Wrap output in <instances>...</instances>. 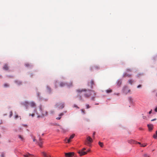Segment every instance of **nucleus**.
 <instances>
[{"instance_id":"1","label":"nucleus","mask_w":157,"mask_h":157,"mask_svg":"<svg viewBox=\"0 0 157 157\" xmlns=\"http://www.w3.org/2000/svg\"><path fill=\"white\" fill-rule=\"evenodd\" d=\"M77 91L78 92V94L79 95L81 93L83 92H85V93L84 94V96L86 98H89L92 94H94L95 95L96 93L94 90H87L85 89H78L77 90Z\"/></svg>"},{"instance_id":"2","label":"nucleus","mask_w":157,"mask_h":157,"mask_svg":"<svg viewBox=\"0 0 157 157\" xmlns=\"http://www.w3.org/2000/svg\"><path fill=\"white\" fill-rule=\"evenodd\" d=\"M59 85L60 87H63L65 86L69 87L72 86V82H61L59 83Z\"/></svg>"},{"instance_id":"3","label":"nucleus","mask_w":157,"mask_h":157,"mask_svg":"<svg viewBox=\"0 0 157 157\" xmlns=\"http://www.w3.org/2000/svg\"><path fill=\"white\" fill-rule=\"evenodd\" d=\"M93 141V140L92 138L90 136H88L87 137L86 140L85 141V144L90 146V144L92 143Z\"/></svg>"},{"instance_id":"4","label":"nucleus","mask_w":157,"mask_h":157,"mask_svg":"<svg viewBox=\"0 0 157 157\" xmlns=\"http://www.w3.org/2000/svg\"><path fill=\"white\" fill-rule=\"evenodd\" d=\"M64 102H61L57 103L55 106L56 107L58 108L59 109H60L63 108L64 107Z\"/></svg>"},{"instance_id":"5","label":"nucleus","mask_w":157,"mask_h":157,"mask_svg":"<svg viewBox=\"0 0 157 157\" xmlns=\"http://www.w3.org/2000/svg\"><path fill=\"white\" fill-rule=\"evenodd\" d=\"M86 149V148H84L82 150L79 151H78V153L80 156H82L87 154V152L83 151L84 150H85Z\"/></svg>"},{"instance_id":"6","label":"nucleus","mask_w":157,"mask_h":157,"mask_svg":"<svg viewBox=\"0 0 157 157\" xmlns=\"http://www.w3.org/2000/svg\"><path fill=\"white\" fill-rule=\"evenodd\" d=\"M123 91L125 94H127L130 92V90L127 86H125L124 87L123 89Z\"/></svg>"},{"instance_id":"7","label":"nucleus","mask_w":157,"mask_h":157,"mask_svg":"<svg viewBox=\"0 0 157 157\" xmlns=\"http://www.w3.org/2000/svg\"><path fill=\"white\" fill-rule=\"evenodd\" d=\"M65 154L66 157H72L74 155V153L73 152L65 153Z\"/></svg>"},{"instance_id":"8","label":"nucleus","mask_w":157,"mask_h":157,"mask_svg":"<svg viewBox=\"0 0 157 157\" xmlns=\"http://www.w3.org/2000/svg\"><path fill=\"white\" fill-rule=\"evenodd\" d=\"M88 84L89 86H90L91 88H92L93 87V85L94 84V81L92 80L90 82L88 83Z\"/></svg>"},{"instance_id":"9","label":"nucleus","mask_w":157,"mask_h":157,"mask_svg":"<svg viewBox=\"0 0 157 157\" xmlns=\"http://www.w3.org/2000/svg\"><path fill=\"white\" fill-rule=\"evenodd\" d=\"M75 136V135L74 134H73L71 136L69 139L67 140V142L68 143H69L71 141V140Z\"/></svg>"},{"instance_id":"10","label":"nucleus","mask_w":157,"mask_h":157,"mask_svg":"<svg viewBox=\"0 0 157 157\" xmlns=\"http://www.w3.org/2000/svg\"><path fill=\"white\" fill-rule=\"evenodd\" d=\"M123 77H131L132 76V74H128L127 73H125L123 75Z\"/></svg>"},{"instance_id":"11","label":"nucleus","mask_w":157,"mask_h":157,"mask_svg":"<svg viewBox=\"0 0 157 157\" xmlns=\"http://www.w3.org/2000/svg\"><path fill=\"white\" fill-rule=\"evenodd\" d=\"M29 103V105H30V106L32 107H34L36 106L35 103L33 101L31 102L30 103Z\"/></svg>"},{"instance_id":"12","label":"nucleus","mask_w":157,"mask_h":157,"mask_svg":"<svg viewBox=\"0 0 157 157\" xmlns=\"http://www.w3.org/2000/svg\"><path fill=\"white\" fill-rule=\"evenodd\" d=\"M29 102L27 101H25L23 103V105L25 106L26 109H27L28 105H29Z\"/></svg>"},{"instance_id":"13","label":"nucleus","mask_w":157,"mask_h":157,"mask_svg":"<svg viewBox=\"0 0 157 157\" xmlns=\"http://www.w3.org/2000/svg\"><path fill=\"white\" fill-rule=\"evenodd\" d=\"M39 142H38V145H39V146L40 147H42V142L41 141V138H39Z\"/></svg>"},{"instance_id":"14","label":"nucleus","mask_w":157,"mask_h":157,"mask_svg":"<svg viewBox=\"0 0 157 157\" xmlns=\"http://www.w3.org/2000/svg\"><path fill=\"white\" fill-rule=\"evenodd\" d=\"M147 126L149 130H151L153 129V125L152 124H148Z\"/></svg>"},{"instance_id":"15","label":"nucleus","mask_w":157,"mask_h":157,"mask_svg":"<svg viewBox=\"0 0 157 157\" xmlns=\"http://www.w3.org/2000/svg\"><path fill=\"white\" fill-rule=\"evenodd\" d=\"M42 153L44 157H51L50 155L47 154L45 152H43Z\"/></svg>"},{"instance_id":"16","label":"nucleus","mask_w":157,"mask_h":157,"mask_svg":"<svg viewBox=\"0 0 157 157\" xmlns=\"http://www.w3.org/2000/svg\"><path fill=\"white\" fill-rule=\"evenodd\" d=\"M31 156H32V155L29 153H27L26 154H25L23 155V156L25 157H29Z\"/></svg>"},{"instance_id":"17","label":"nucleus","mask_w":157,"mask_h":157,"mask_svg":"<svg viewBox=\"0 0 157 157\" xmlns=\"http://www.w3.org/2000/svg\"><path fill=\"white\" fill-rule=\"evenodd\" d=\"M8 69H9V67L7 65L5 64L4 65V66L3 67V69H4L6 70H8Z\"/></svg>"},{"instance_id":"18","label":"nucleus","mask_w":157,"mask_h":157,"mask_svg":"<svg viewBox=\"0 0 157 157\" xmlns=\"http://www.w3.org/2000/svg\"><path fill=\"white\" fill-rule=\"evenodd\" d=\"M135 141L133 140H128V142L131 144H135Z\"/></svg>"},{"instance_id":"19","label":"nucleus","mask_w":157,"mask_h":157,"mask_svg":"<svg viewBox=\"0 0 157 157\" xmlns=\"http://www.w3.org/2000/svg\"><path fill=\"white\" fill-rule=\"evenodd\" d=\"M128 82L129 84L132 85L134 82V80L132 79H130L128 80Z\"/></svg>"},{"instance_id":"20","label":"nucleus","mask_w":157,"mask_h":157,"mask_svg":"<svg viewBox=\"0 0 157 157\" xmlns=\"http://www.w3.org/2000/svg\"><path fill=\"white\" fill-rule=\"evenodd\" d=\"M128 100L131 103H133V99L131 97H129L128 98Z\"/></svg>"},{"instance_id":"21","label":"nucleus","mask_w":157,"mask_h":157,"mask_svg":"<svg viewBox=\"0 0 157 157\" xmlns=\"http://www.w3.org/2000/svg\"><path fill=\"white\" fill-rule=\"evenodd\" d=\"M15 82L16 83H17L18 85H21L22 84L21 82H20V81H17V80L15 81Z\"/></svg>"},{"instance_id":"22","label":"nucleus","mask_w":157,"mask_h":157,"mask_svg":"<svg viewBox=\"0 0 157 157\" xmlns=\"http://www.w3.org/2000/svg\"><path fill=\"white\" fill-rule=\"evenodd\" d=\"M112 90L110 89L107 90H106V92L107 93H109L112 92Z\"/></svg>"},{"instance_id":"23","label":"nucleus","mask_w":157,"mask_h":157,"mask_svg":"<svg viewBox=\"0 0 157 157\" xmlns=\"http://www.w3.org/2000/svg\"><path fill=\"white\" fill-rule=\"evenodd\" d=\"M122 83V81L121 80L118 81L117 82V85L119 86H120Z\"/></svg>"},{"instance_id":"24","label":"nucleus","mask_w":157,"mask_h":157,"mask_svg":"<svg viewBox=\"0 0 157 157\" xmlns=\"http://www.w3.org/2000/svg\"><path fill=\"white\" fill-rule=\"evenodd\" d=\"M99 145L101 147H102L103 146V143L101 142H99L98 143Z\"/></svg>"},{"instance_id":"25","label":"nucleus","mask_w":157,"mask_h":157,"mask_svg":"<svg viewBox=\"0 0 157 157\" xmlns=\"http://www.w3.org/2000/svg\"><path fill=\"white\" fill-rule=\"evenodd\" d=\"M18 136L19 138H20L22 140H23V138L21 136L19 135Z\"/></svg>"},{"instance_id":"26","label":"nucleus","mask_w":157,"mask_h":157,"mask_svg":"<svg viewBox=\"0 0 157 157\" xmlns=\"http://www.w3.org/2000/svg\"><path fill=\"white\" fill-rule=\"evenodd\" d=\"M94 94V96L92 97L91 98V100H94V98H95L96 95V94H95V95L94 94Z\"/></svg>"},{"instance_id":"27","label":"nucleus","mask_w":157,"mask_h":157,"mask_svg":"<svg viewBox=\"0 0 157 157\" xmlns=\"http://www.w3.org/2000/svg\"><path fill=\"white\" fill-rule=\"evenodd\" d=\"M4 86L5 87H7L9 86V85L7 83H5L4 84Z\"/></svg>"},{"instance_id":"28","label":"nucleus","mask_w":157,"mask_h":157,"mask_svg":"<svg viewBox=\"0 0 157 157\" xmlns=\"http://www.w3.org/2000/svg\"><path fill=\"white\" fill-rule=\"evenodd\" d=\"M10 117H11L13 115V112L12 111H11L10 113Z\"/></svg>"},{"instance_id":"29","label":"nucleus","mask_w":157,"mask_h":157,"mask_svg":"<svg viewBox=\"0 0 157 157\" xmlns=\"http://www.w3.org/2000/svg\"><path fill=\"white\" fill-rule=\"evenodd\" d=\"M144 157H149L150 156L147 154H145L144 155Z\"/></svg>"},{"instance_id":"30","label":"nucleus","mask_w":157,"mask_h":157,"mask_svg":"<svg viewBox=\"0 0 157 157\" xmlns=\"http://www.w3.org/2000/svg\"><path fill=\"white\" fill-rule=\"evenodd\" d=\"M64 115V113H60L59 115V117H61L63 116V115Z\"/></svg>"},{"instance_id":"31","label":"nucleus","mask_w":157,"mask_h":157,"mask_svg":"<svg viewBox=\"0 0 157 157\" xmlns=\"http://www.w3.org/2000/svg\"><path fill=\"white\" fill-rule=\"evenodd\" d=\"M86 109H89L90 107V106L88 104H86Z\"/></svg>"},{"instance_id":"32","label":"nucleus","mask_w":157,"mask_h":157,"mask_svg":"<svg viewBox=\"0 0 157 157\" xmlns=\"http://www.w3.org/2000/svg\"><path fill=\"white\" fill-rule=\"evenodd\" d=\"M5 156V154L4 153H2L1 155V157H4Z\"/></svg>"},{"instance_id":"33","label":"nucleus","mask_w":157,"mask_h":157,"mask_svg":"<svg viewBox=\"0 0 157 157\" xmlns=\"http://www.w3.org/2000/svg\"><path fill=\"white\" fill-rule=\"evenodd\" d=\"M140 144L141 145H142L139 142H137V141H135V144Z\"/></svg>"},{"instance_id":"34","label":"nucleus","mask_w":157,"mask_h":157,"mask_svg":"<svg viewBox=\"0 0 157 157\" xmlns=\"http://www.w3.org/2000/svg\"><path fill=\"white\" fill-rule=\"evenodd\" d=\"M81 110L82 112V113H83V114L85 113V111L84 109H81Z\"/></svg>"},{"instance_id":"35","label":"nucleus","mask_w":157,"mask_h":157,"mask_svg":"<svg viewBox=\"0 0 157 157\" xmlns=\"http://www.w3.org/2000/svg\"><path fill=\"white\" fill-rule=\"evenodd\" d=\"M153 137L154 138L156 139L157 137V135H156V134H154L153 135Z\"/></svg>"},{"instance_id":"36","label":"nucleus","mask_w":157,"mask_h":157,"mask_svg":"<svg viewBox=\"0 0 157 157\" xmlns=\"http://www.w3.org/2000/svg\"><path fill=\"white\" fill-rule=\"evenodd\" d=\"M32 139H33V140L34 142L36 140V139H35V137H32Z\"/></svg>"},{"instance_id":"37","label":"nucleus","mask_w":157,"mask_h":157,"mask_svg":"<svg viewBox=\"0 0 157 157\" xmlns=\"http://www.w3.org/2000/svg\"><path fill=\"white\" fill-rule=\"evenodd\" d=\"M95 132H94V133L93 134V138H94V135H95Z\"/></svg>"},{"instance_id":"38","label":"nucleus","mask_w":157,"mask_h":157,"mask_svg":"<svg viewBox=\"0 0 157 157\" xmlns=\"http://www.w3.org/2000/svg\"><path fill=\"white\" fill-rule=\"evenodd\" d=\"M61 118V117H57L56 118V119L57 120H60Z\"/></svg>"},{"instance_id":"39","label":"nucleus","mask_w":157,"mask_h":157,"mask_svg":"<svg viewBox=\"0 0 157 157\" xmlns=\"http://www.w3.org/2000/svg\"><path fill=\"white\" fill-rule=\"evenodd\" d=\"M132 71V70L131 69H128L127 70V71H130L131 72Z\"/></svg>"},{"instance_id":"40","label":"nucleus","mask_w":157,"mask_h":157,"mask_svg":"<svg viewBox=\"0 0 157 157\" xmlns=\"http://www.w3.org/2000/svg\"><path fill=\"white\" fill-rule=\"evenodd\" d=\"M146 145H147L146 144H145V145H143L142 144V145H141V146L142 147H145L146 146Z\"/></svg>"},{"instance_id":"41","label":"nucleus","mask_w":157,"mask_h":157,"mask_svg":"<svg viewBox=\"0 0 157 157\" xmlns=\"http://www.w3.org/2000/svg\"><path fill=\"white\" fill-rule=\"evenodd\" d=\"M31 115L32 117H34V113H33V114H29V116H31Z\"/></svg>"},{"instance_id":"42","label":"nucleus","mask_w":157,"mask_h":157,"mask_svg":"<svg viewBox=\"0 0 157 157\" xmlns=\"http://www.w3.org/2000/svg\"><path fill=\"white\" fill-rule=\"evenodd\" d=\"M141 87V85H139L137 86V87L138 88H139L140 87Z\"/></svg>"},{"instance_id":"43","label":"nucleus","mask_w":157,"mask_h":157,"mask_svg":"<svg viewBox=\"0 0 157 157\" xmlns=\"http://www.w3.org/2000/svg\"><path fill=\"white\" fill-rule=\"evenodd\" d=\"M58 83L57 82H56L55 83V85H56V87H57V85H58Z\"/></svg>"},{"instance_id":"44","label":"nucleus","mask_w":157,"mask_h":157,"mask_svg":"<svg viewBox=\"0 0 157 157\" xmlns=\"http://www.w3.org/2000/svg\"><path fill=\"white\" fill-rule=\"evenodd\" d=\"M25 65L27 67L29 66V64H28V63L26 64Z\"/></svg>"},{"instance_id":"45","label":"nucleus","mask_w":157,"mask_h":157,"mask_svg":"<svg viewBox=\"0 0 157 157\" xmlns=\"http://www.w3.org/2000/svg\"><path fill=\"white\" fill-rule=\"evenodd\" d=\"M18 117V115H16L15 116V118L16 119Z\"/></svg>"},{"instance_id":"46","label":"nucleus","mask_w":157,"mask_h":157,"mask_svg":"<svg viewBox=\"0 0 157 157\" xmlns=\"http://www.w3.org/2000/svg\"><path fill=\"white\" fill-rule=\"evenodd\" d=\"M156 120V118H155V119H152L151 120V121H155V120Z\"/></svg>"},{"instance_id":"47","label":"nucleus","mask_w":157,"mask_h":157,"mask_svg":"<svg viewBox=\"0 0 157 157\" xmlns=\"http://www.w3.org/2000/svg\"><path fill=\"white\" fill-rule=\"evenodd\" d=\"M142 75V74H138L137 75V77H138L139 76V75Z\"/></svg>"},{"instance_id":"48","label":"nucleus","mask_w":157,"mask_h":157,"mask_svg":"<svg viewBox=\"0 0 157 157\" xmlns=\"http://www.w3.org/2000/svg\"><path fill=\"white\" fill-rule=\"evenodd\" d=\"M155 112H157V107L155 108Z\"/></svg>"},{"instance_id":"49","label":"nucleus","mask_w":157,"mask_h":157,"mask_svg":"<svg viewBox=\"0 0 157 157\" xmlns=\"http://www.w3.org/2000/svg\"><path fill=\"white\" fill-rule=\"evenodd\" d=\"M151 112H152V110H151L149 112V114H150L151 113Z\"/></svg>"},{"instance_id":"50","label":"nucleus","mask_w":157,"mask_h":157,"mask_svg":"<svg viewBox=\"0 0 157 157\" xmlns=\"http://www.w3.org/2000/svg\"><path fill=\"white\" fill-rule=\"evenodd\" d=\"M119 93H117V94H116V93H114V94L115 95H119Z\"/></svg>"},{"instance_id":"51","label":"nucleus","mask_w":157,"mask_h":157,"mask_svg":"<svg viewBox=\"0 0 157 157\" xmlns=\"http://www.w3.org/2000/svg\"><path fill=\"white\" fill-rule=\"evenodd\" d=\"M47 89H48L49 90H50V88L49 87H47Z\"/></svg>"},{"instance_id":"52","label":"nucleus","mask_w":157,"mask_h":157,"mask_svg":"<svg viewBox=\"0 0 157 157\" xmlns=\"http://www.w3.org/2000/svg\"><path fill=\"white\" fill-rule=\"evenodd\" d=\"M61 128V129H62V130H63L64 132V131H65V130L63 129V128H61H61Z\"/></svg>"},{"instance_id":"53","label":"nucleus","mask_w":157,"mask_h":157,"mask_svg":"<svg viewBox=\"0 0 157 157\" xmlns=\"http://www.w3.org/2000/svg\"><path fill=\"white\" fill-rule=\"evenodd\" d=\"M90 151V150H87V152H87H87H89V151Z\"/></svg>"},{"instance_id":"54","label":"nucleus","mask_w":157,"mask_h":157,"mask_svg":"<svg viewBox=\"0 0 157 157\" xmlns=\"http://www.w3.org/2000/svg\"><path fill=\"white\" fill-rule=\"evenodd\" d=\"M75 107H76L77 108H78L77 107V106L76 105H75Z\"/></svg>"},{"instance_id":"55","label":"nucleus","mask_w":157,"mask_h":157,"mask_svg":"<svg viewBox=\"0 0 157 157\" xmlns=\"http://www.w3.org/2000/svg\"><path fill=\"white\" fill-rule=\"evenodd\" d=\"M155 134L157 135V131H156V133Z\"/></svg>"},{"instance_id":"56","label":"nucleus","mask_w":157,"mask_h":157,"mask_svg":"<svg viewBox=\"0 0 157 157\" xmlns=\"http://www.w3.org/2000/svg\"><path fill=\"white\" fill-rule=\"evenodd\" d=\"M66 112H67V111H65L64 112V113H66Z\"/></svg>"},{"instance_id":"57","label":"nucleus","mask_w":157,"mask_h":157,"mask_svg":"<svg viewBox=\"0 0 157 157\" xmlns=\"http://www.w3.org/2000/svg\"><path fill=\"white\" fill-rule=\"evenodd\" d=\"M35 111V112H36V110H35V111Z\"/></svg>"}]
</instances>
